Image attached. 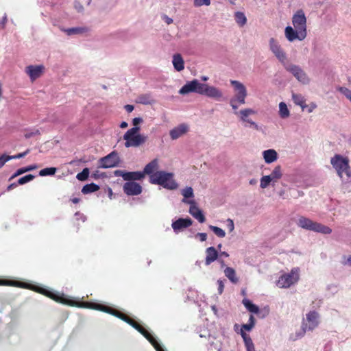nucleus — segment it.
<instances>
[{"instance_id":"obj_37","label":"nucleus","mask_w":351,"mask_h":351,"mask_svg":"<svg viewBox=\"0 0 351 351\" xmlns=\"http://www.w3.org/2000/svg\"><path fill=\"white\" fill-rule=\"evenodd\" d=\"M138 102L142 104H152L154 100L149 94L141 95L138 97Z\"/></svg>"},{"instance_id":"obj_32","label":"nucleus","mask_w":351,"mask_h":351,"mask_svg":"<svg viewBox=\"0 0 351 351\" xmlns=\"http://www.w3.org/2000/svg\"><path fill=\"white\" fill-rule=\"evenodd\" d=\"M99 189V186L95 184V183H90L86 184L83 186L82 189V192L84 194H88L90 193L95 192Z\"/></svg>"},{"instance_id":"obj_2","label":"nucleus","mask_w":351,"mask_h":351,"mask_svg":"<svg viewBox=\"0 0 351 351\" xmlns=\"http://www.w3.org/2000/svg\"><path fill=\"white\" fill-rule=\"evenodd\" d=\"M330 163L343 181L348 182L351 179L349 160L348 158H343L339 154H335V156L331 158Z\"/></svg>"},{"instance_id":"obj_61","label":"nucleus","mask_w":351,"mask_h":351,"mask_svg":"<svg viewBox=\"0 0 351 351\" xmlns=\"http://www.w3.org/2000/svg\"><path fill=\"white\" fill-rule=\"evenodd\" d=\"M125 109L128 112H131L134 110V106L132 105L128 104L125 106Z\"/></svg>"},{"instance_id":"obj_38","label":"nucleus","mask_w":351,"mask_h":351,"mask_svg":"<svg viewBox=\"0 0 351 351\" xmlns=\"http://www.w3.org/2000/svg\"><path fill=\"white\" fill-rule=\"evenodd\" d=\"M56 170L55 167L45 168L40 171L39 175L40 176H53L56 173Z\"/></svg>"},{"instance_id":"obj_12","label":"nucleus","mask_w":351,"mask_h":351,"mask_svg":"<svg viewBox=\"0 0 351 351\" xmlns=\"http://www.w3.org/2000/svg\"><path fill=\"white\" fill-rule=\"evenodd\" d=\"M119 158L117 152H112L99 160L100 166L102 168H110L118 165Z\"/></svg>"},{"instance_id":"obj_50","label":"nucleus","mask_w":351,"mask_h":351,"mask_svg":"<svg viewBox=\"0 0 351 351\" xmlns=\"http://www.w3.org/2000/svg\"><path fill=\"white\" fill-rule=\"evenodd\" d=\"M0 285L9 286V285H19L17 283L13 282L10 280H0Z\"/></svg>"},{"instance_id":"obj_22","label":"nucleus","mask_w":351,"mask_h":351,"mask_svg":"<svg viewBox=\"0 0 351 351\" xmlns=\"http://www.w3.org/2000/svg\"><path fill=\"white\" fill-rule=\"evenodd\" d=\"M172 62L176 71H181L184 69V62L180 54L176 53L173 55Z\"/></svg>"},{"instance_id":"obj_1","label":"nucleus","mask_w":351,"mask_h":351,"mask_svg":"<svg viewBox=\"0 0 351 351\" xmlns=\"http://www.w3.org/2000/svg\"><path fill=\"white\" fill-rule=\"evenodd\" d=\"M12 282L21 285H11L12 287H16L33 290L36 292L41 293L52 299L56 302L62 304L68 305L70 306H75L78 308H90L110 314L125 322L137 330H138L142 326L139 323L136 322L134 319L130 318L127 315L111 306L95 302H80L78 300H75L70 297H68L64 293H60L58 292L53 291L52 290L47 289L44 287H38L28 284L27 282H19L16 280H12Z\"/></svg>"},{"instance_id":"obj_28","label":"nucleus","mask_w":351,"mask_h":351,"mask_svg":"<svg viewBox=\"0 0 351 351\" xmlns=\"http://www.w3.org/2000/svg\"><path fill=\"white\" fill-rule=\"evenodd\" d=\"M292 99L295 105L300 106L304 110L308 106L306 104V99L301 94H292Z\"/></svg>"},{"instance_id":"obj_18","label":"nucleus","mask_w":351,"mask_h":351,"mask_svg":"<svg viewBox=\"0 0 351 351\" xmlns=\"http://www.w3.org/2000/svg\"><path fill=\"white\" fill-rule=\"evenodd\" d=\"M193 221L190 218H179L172 223V228L175 232L191 226Z\"/></svg>"},{"instance_id":"obj_27","label":"nucleus","mask_w":351,"mask_h":351,"mask_svg":"<svg viewBox=\"0 0 351 351\" xmlns=\"http://www.w3.org/2000/svg\"><path fill=\"white\" fill-rule=\"evenodd\" d=\"M158 167V162L157 159H154L149 162L144 168L143 171L142 173H145V176L146 174L149 175V176L155 173L154 171H156Z\"/></svg>"},{"instance_id":"obj_48","label":"nucleus","mask_w":351,"mask_h":351,"mask_svg":"<svg viewBox=\"0 0 351 351\" xmlns=\"http://www.w3.org/2000/svg\"><path fill=\"white\" fill-rule=\"evenodd\" d=\"M11 160V156L3 154L0 156V168L2 167L5 163Z\"/></svg>"},{"instance_id":"obj_24","label":"nucleus","mask_w":351,"mask_h":351,"mask_svg":"<svg viewBox=\"0 0 351 351\" xmlns=\"http://www.w3.org/2000/svg\"><path fill=\"white\" fill-rule=\"evenodd\" d=\"M143 335L151 343L156 351H165L161 345L148 330H146Z\"/></svg>"},{"instance_id":"obj_55","label":"nucleus","mask_w":351,"mask_h":351,"mask_svg":"<svg viewBox=\"0 0 351 351\" xmlns=\"http://www.w3.org/2000/svg\"><path fill=\"white\" fill-rule=\"evenodd\" d=\"M197 237H199L201 241H205L207 239V234L204 232H199L196 234Z\"/></svg>"},{"instance_id":"obj_42","label":"nucleus","mask_w":351,"mask_h":351,"mask_svg":"<svg viewBox=\"0 0 351 351\" xmlns=\"http://www.w3.org/2000/svg\"><path fill=\"white\" fill-rule=\"evenodd\" d=\"M89 175V170L88 168H85L82 172L77 173L76 178L80 181L86 180Z\"/></svg>"},{"instance_id":"obj_5","label":"nucleus","mask_w":351,"mask_h":351,"mask_svg":"<svg viewBox=\"0 0 351 351\" xmlns=\"http://www.w3.org/2000/svg\"><path fill=\"white\" fill-rule=\"evenodd\" d=\"M139 131L140 127H133L125 133L123 139L125 141V146L126 147H136L146 142L147 136L138 134Z\"/></svg>"},{"instance_id":"obj_53","label":"nucleus","mask_w":351,"mask_h":351,"mask_svg":"<svg viewBox=\"0 0 351 351\" xmlns=\"http://www.w3.org/2000/svg\"><path fill=\"white\" fill-rule=\"evenodd\" d=\"M114 174L115 176H120L122 177L123 179L125 180L126 171H122V170H116L114 172Z\"/></svg>"},{"instance_id":"obj_44","label":"nucleus","mask_w":351,"mask_h":351,"mask_svg":"<svg viewBox=\"0 0 351 351\" xmlns=\"http://www.w3.org/2000/svg\"><path fill=\"white\" fill-rule=\"evenodd\" d=\"M182 195L184 196V199L189 198L193 197V191L191 187H186L184 189H183Z\"/></svg>"},{"instance_id":"obj_52","label":"nucleus","mask_w":351,"mask_h":351,"mask_svg":"<svg viewBox=\"0 0 351 351\" xmlns=\"http://www.w3.org/2000/svg\"><path fill=\"white\" fill-rule=\"evenodd\" d=\"M217 284H218V293L219 294H221L223 291V289H224V284H223V282L221 280H217Z\"/></svg>"},{"instance_id":"obj_15","label":"nucleus","mask_w":351,"mask_h":351,"mask_svg":"<svg viewBox=\"0 0 351 351\" xmlns=\"http://www.w3.org/2000/svg\"><path fill=\"white\" fill-rule=\"evenodd\" d=\"M285 34L286 38L289 42H293L295 40H303L306 35L302 33V32H300V30L293 29L291 26L286 27L285 29Z\"/></svg>"},{"instance_id":"obj_39","label":"nucleus","mask_w":351,"mask_h":351,"mask_svg":"<svg viewBox=\"0 0 351 351\" xmlns=\"http://www.w3.org/2000/svg\"><path fill=\"white\" fill-rule=\"evenodd\" d=\"M87 30L88 29L85 27H73V28L68 29L65 30V32L67 33L68 35H71V34H82V33L87 32Z\"/></svg>"},{"instance_id":"obj_60","label":"nucleus","mask_w":351,"mask_h":351,"mask_svg":"<svg viewBox=\"0 0 351 351\" xmlns=\"http://www.w3.org/2000/svg\"><path fill=\"white\" fill-rule=\"evenodd\" d=\"M75 8L78 12H81L83 10L82 5L77 1L75 2Z\"/></svg>"},{"instance_id":"obj_16","label":"nucleus","mask_w":351,"mask_h":351,"mask_svg":"<svg viewBox=\"0 0 351 351\" xmlns=\"http://www.w3.org/2000/svg\"><path fill=\"white\" fill-rule=\"evenodd\" d=\"M45 70L43 65H29L25 68V73L29 76L32 82L40 77Z\"/></svg>"},{"instance_id":"obj_21","label":"nucleus","mask_w":351,"mask_h":351,"mask_svg":"<svg viewBox=\"0 0 351 351\" xmlns=\"http://www.w3.org/2000/svg\"><path fill=\"white\" fill-rule=\"evenodd\" d=\"M239 114L240 116V119L243 121L247 122V123H250L251 125H254L256 128H257V125L256 124L255 122L247 119L248 116H250L251 114H256V112L254 110H252L251 108H245V109L241 110L239 112Z\"/></svg>"},{"instance_id":"obj_13","label":"nucleus","mask_w":351,"mask_h":351,"mask_svg":"<svg viewBox=\"0 0 351 351\" xmlns=\"http://www.w3.org/2000/svg\"><path fill=\"white\" fill-rule=\"evenodd\" d=\"M269 48L280 62H284L286 60L287 56L285 52L281 48L278 42L274 38H271L269 40Z\"/></svg>"},{"instance_id":"obj_62","label":"nucleus","mask_w":351,"mask_h":351,"mask_svg":"<svg viewBox=\"0 0 351 351\" xmlns=\"http://www.w3.org/2000/svg\"><path fill=\"white\" fill-rule=\"evenodd\" d=\"M164 20L167 23V24L170 25L173 23V19L167 16V15H165L163 17Z\"/></svg>"},{"instance_id":"obj_58","label":"nucleus","mask_w":351,"mask_h":351,"mask_svg":"<svg viewBox=\"0 0 351 351\" xmlns=\"http://www.w3.org/2000/svg\"><path fill=\"white\" fill-rule=\"evenodd\" d=\"M253 327L254 326H253L252 324L248 323V324H243L241 330H243V329H244L245 330L250 331L253 328Z\"/></svg>"},{"instance_id":"obj_20","label":"nucleus","mask_w":351,"mask_h":351,"mask_svg":"<svg viewBox=\"0 0 351 351\" xmlns=\"http://www.w3.org/2000/svg\"><path fill=\"white\" fill-rule=\"evenodd\" d=\"M219 252L214 247H209L206 250L205 265H210L212 263L217 260Z\"/></svg>"},{"instance_id":"obj_43","label":"nucleus","mask_w":351,"mask_h":351,"mask_svg":"<svg viewBox=\"0 0 351 351\" xmlns=\"http://www.w3.org/2000/svg\"><path fill=\"white\" fill-rule=\"evenodd\" d=\"M271 182V179L269 176H263L261 179L260 186L262 189H265L269 186V184Z\"/></svg>"},{"instance_id":"obj_46","label":"nucleus","mask_w":351,"mask_h":351,"mask_svg":"<svg viewBox=\"0 0 351 351\" xmlns=\"http://www.w3.org/2000/svg\"><path fill=\"white\" fill-rule=\"evenodd\" d=\"M193 217L195 218L199 223H204L206 221L205 216L202 213V210L195 213Z\"/></svg>"},{"instance_id":"obj_23","label":"nucleus","mask_w":351,"mask_h":351,"mask_svg":"<svg viewBox=\"0 0 351 351\" xmlns=\"http://www.w3.org/2000/svg\"><path fill=\"white\" fill-rule=\"evenodd\" d=\"M143 335L151 343L156 351H165L161 345L148 330H146Z\"/></svg>"},{"instance_id":"obj_64","label":"nucleus","mask_w":351,"mask_h":351,"mask_svg":"<svg viewBox=\"0 0 351 351\" xmlns=\"http://www.w3.org/2000/svg\"><path fill=\"white\" fill-rule=\"evenodd\" d=\"M17 185H19V184H17V182L12 183V184H10L8 186L7 190H8V191H10L11 189H14V188L16 187V186H17Z\"/></svg>"},{"instance_id":"obj_34","label":"nucleus","mask_w":351,"mask_h":351,"mask_svg":"<svg viewBox=\"0 0 351 351\" xmlns=\"http://www.w3.org/2000/svg\"><path fill=\"white\" fill-rule=\"evenodd\" d=\"M279 115L282 119H286L289 117V110L284 102H280L279 104Z\"/></svg>"},{"instance_id":"obj_47","label":"nucleus","mask_w":351,"mask_h":351,"mask_svg":"<svg viewBox=\"0 0 351 351\" xmlns=\"http://www.w3.org/2000/svg\"><path fill=\"white\" fill-rule=\"evenodd\" d=\"M339 91L343 93L351 101V90L345 87H340Z\"/></svg>"},{"instance_id":"obj_31","label":"nucleus","mask_w":351,"mask_h":351,"mask_svg":"<svg viewBox=\"0 0 351 351\" xmlns=\"http://www.w3.org/2000/svg\"><path fill=\"white\" fill-rule=\"evenodd\" d=\"M242 303L250 312L253 313H258L259 312L258 307L256 305L252 304L250 300L244 299L243 300Z\"/></svg>"},{"instance_id":"obj_35","label":"nucleus","mask_w":351,"mask_h":351,"mask_svg":"<svg viewBox=\"0 0 351 351\" xmlns=\"http://www.w3.org/2000/svg\"><path fill=\"white\" fill-rule=\"evenodd\" d=\"M182 202L186 203V204H190V208H189V213L193 216L195 215V213H197V212H199L201 210L196 205V203L195 202L194 200H187V199H182Z\"/></svg>"},{"instance_id":"obj_36","label":"nucleus","mask_w":351,"mask_h":351,"mask_svg":"<svg viewBox=\"0 0 351 351\" xmlns=\"http://www.w3.org/2000/svg\"><path fill=\"white\" fill-rule=\"evenodd\" d=\"M235 21L241 27L245 25L247 22V19L245 14L241 12H237L234 15Z\"/></svg>"},{"instance_id":"obj_40","label":"nucleus","mask_w":351,"mask_h":351,"mask_svg":"<svg viewBox=\"0 0 351 351\" xmlns=\"http://www.w3.org/2000/svg\"><path fill=\"white\" fill-rule=\"evenodd\" d=\"M209 228L219 237L223 238L226 236V232L221 228L214 226L212 225L209 226Z\"/></svg>"},{"instance_id":"obj_3","label":"nucleus","mask_w":351,"mask_h":351,"mask_svg":"<svg viewBox=\"0 0 351 351\" xmlns=\"http://www.w3.org/2000/svg\"><path fill=\"white\" fill-rule=\"evenodd\" d=\"M172 173L158 171L150 176V182L158 184L168 189H175L178 187L177 183L173 179Z\"/></svg>"},{"instance_id":"obj_51","label":"nucleus","mask_w":351,"mask_h":351,"mask_svg":"<svg viewBox=\"0 0 351 351\" xmlns=\"http://www.w3.org/2000/svg\"><path fill=\"white\" fill-rule=\"evenodd\" d=\"M29 152V149H27L25 152H23V153H19L16 155H14V156H11V159H19V158H23L24 156H25Z\"/></svg>"},{"instance_id":"obj_11","label":"nucleus","mask_w":351,"mask_h":351,"mask_svg":"<svg viewBox=\"0 0 351 351\" xmlns=\"http://www.w3.org/2000/svg\"><path fill=\"white\" fill-rule=\"evenodd\" d=\"M202 83L199 82L197 80H193L186 83L179 90L181 95H186L189 93H197L200 94L202 91Z\"/></svg>"},{"instance_id":"obj_10","label":"nucleus","mask_w":351,"mask_h":351,"mask_svg":"<svg viewBox=\"0 0 351 351\" xmlns=\"http://www.w3.org/2000/svg\"><path fill=\"white\" fill-rule=\"evenodd\" d=\"M286 70L293 75V76L302 84H308L309 78L306 73L298 66L290 64L285 67Z\"/></svg>"},{"instance_id":"obj_9","label":"nucleus","mask_w":351,"mask_h":351,"mask_svg":"<svg viewBox=\"0 0 351 351\" xmlns=\"http://www.w3.org/2000/svg\"><path fill=\"white\" fill-rule=\"evenodd\" d=\"M292 23L295 29L307 36L306 18L302 10H298L293 16Z\"/></svg>"},{"instance_id":"obj_33","label":"nucleus","mask_w":351,"mask_h":351,"mask_svg":"<svg viewBox=\"0 0 351 351\" xmlns=\"http://www.w3.org/2000/svg\"><path fill=\"white\" fill-rule=\"evenodd\" d=\"M282 176L280 166H276L269 176L271 178V181L276 182L280 179Z\"/></svg>"},{"instance_id":"obj_26","label":"nucleus","mask_w":351,"mask_h":351,"mask_svg":"<svg viewBox=\"0 0 351 351\" xmlns=\"http://www.w3.org/2000/svg\"><path fill=\"white\" fill-rule=\"evenodd\" d=\"M263 158L266 163H271L277 160L278 154L274 149H267L263 152Z\"/></svg>"},{"instance_id":"obj_45","label":"nucleus","mask_w":351,"mask_h":351,"mask_svg":"<svg viewBox=\"0 0 351 351\" xmlns=\"http://www.w3.org/2000/svg\"><path fill=\"white\" fill-rule=\"evenodd\" d=\"M193 5L195 7L208 6L210 5V0H194Z\"/></svg>"},{"instance_id":"obj_54","label":"nucleus","mask_w":351,"mask_h":351,"mask_svg":"<svg viewBox=\"0 0 351 351\" xmlns=\"http://www.w3.org/2000/svg\"><path fill=\"white\" fill-rule=\"evenodd\" d=\"M143 121V119L141 117H136L133 119L132 123L134 125V127H138L137 125L140 123H141Z\"/></svg>"},{"instance_id":"obj_41","label":"nucleus","mask_w":351,"mask_h":351,"mask_svg":"<svg viewBox=\"0 0 351 351\" xmlns=\"http://www.w3.org/2000/svg\"><path fill=\"white\" fill-rule=\"evenodd\" d=\"M35 176L32 174L26 175L21 178H19L17 181V184L19 185H23L25 183H27L34 179Z\"/></svg>"},{"instance_id":"obj_30","label":"nucleus","mask_w":351,"mask_h":351,"mask_svg":"<svg viewBox=\"0 0 351 351\" xmlns=\"http://www.w3.org/2000/svg\"><path fill=\"white\" fill-rule=\"evenodd\" d=\"M37 167H38L37 165H29V166H27L25 167L20 168V169H17L16 171L10 178L9 180H11L15 178L16 177H17L21 174H23L26 172L33 171V170L37 169Z\"/></svg>"},{"instance_id":"obj_8","label":"nucleus","mask_w":351,"mask_h":351,"mask_svg":"<svg viewBox=\"0 0 351 351\" xmlns=\"http://www.w3.org/2000/svg\"><path fill=\"white\" fill-rule=\"evenodd\" d=\"M300 278L299 269L293 268L290 273L282 275L276 282L280 288H289L296 283Z\"/></svg>"},{"instance_id":"obj_49","label":"nucleus","mask_w":351,"mask_h":351,"mask_svg":"<svg viewBox=\"0 0 351 351\" xmlns=\"http://www.w3.org/2000/svg\"><path fill=\"white\" fill-rule=\"evenodd\" d=\"M247 343H245L247 351H255L254 346L252 339H248Z\"/></svg>"},{"instance_id":"obj_57","label":"nucleus","mask_w":351,"mask_h":351,"mask_svg":"<svg viewBox=\"0 0 351 351\" xmlns=\"http://www.w3.org/2000/svg\"><path fill=\"white\" fill-rule=\"evenodd\" d=\"M241 335L243 337L245 343H247L248 339H252L250 337L247 335L243 330H241Z\"/></svg>"},{"instance_id":"obj_56","label":"nucleus","mask_w":351,"mask_h":351,"mask_svg":"<svg viewBox=\"0 0 351 351\" xmlns=\"http://www.w3.org/2000/svg\"><path fill=\"white\" fill-rule=\"evenodd\" d=\"M241 335L243 337L245 343H247L248 339H252L250 337L247 335L243 330H241Z\"/></svg>"},{"instance_id":"obj_29","label":"nucleus","mask_w":351,"mask_h":351,"mask_svg":"<svg viewBox=\"0 0 351 351\" xmlns=\"http://www.w3.org/2000/svg\"><path fill=\"white\" fill-rule=\"evenodd\" d=\"M224 274L231 282L237 284L239 282L236 271L232 267H227L224 270Z\"/></svg>"},{"instance_id":"obj_25","label":"nucleus","mask_w":351,"mask_h":351,"mask_svg":"<svg viewBox=\"0 0 351 351\" xmlns=\"http://www.w3.org/2000/svg\"><path fill=\"white\" fill-rule=\"evenodd\" d=\"M144 177L145 173H142V171L126 172L125 180L128 182L141 180L144 178Z\"/></svg>"},{"instance_id":"obj_19","label":"nucleus","mask_w":351,"mask_h":351,"mask_svg":"<svg viewBox=\"0 0 351 351\" xmlns=\"http://www.w3.org/2000/svg\"><path fill=\"white\" fill-rule=\"evenodd\" d=\"M188 130L189 128L186 124H180L178 127L171 130L169 135L172 140H176L185 134Z\"/></svg>"},{"instance_id":"obj_6","label":"nucleus","mask_w":351,"mask_h":351,"mask_svg":"<svg viewBox=\"0 0 351 351\" xmlns=\"http://www.w3.org/2000/svg\"><path fill=\"white\" fill-rule=\"evenodd\" d=\"M298 225L302 228L328 234L332 232L331 228L322 223L315 222L305 217H300L298 219Z\"/></svg>"},{"instance_id":"obj_59","label":"nucleus","mask_w":351,"mask_h":351,"mask_svg":"<svg viewBox=\"0 0 351 351\" xmlns=\"http://www.w3.org/2000/svg\"><path fill=\"white\" fill-rule=\"evenodd\" d=\"M227 221H228V228H229L230 232L233 231V230H234V222H233V221H232V219H228L227 220Z\"/></svg>"},{"instance_id":"obj_7","label":"nucleus","mask_w":351,"mask_h":351,"mask_svg":"<svg viewBox=\"0 0 351 351\" xmlns=\"http://www.w3.org/2000/svg\"><path fill=\"white\" fill-rule=\"evenodd\" d=\"M319 315L317 311H311L308 313L306 315V319H304L302 323V332L297 337H301L305 334L306 330H313L316 328L319 324Z\"/></svg>"},{"instance_id":"obj_17","label":"nucleus","mask_w":351,"mask_h":351,"mask_svg":"<svg viewBox=\"0 0 351 351\" xmlns=\"http://www.w3.org/2000/svg\"><path fill=\"white\" fill-rule=\"evenodd\" d=\"M124 193L128 195H138L142 192V186L135 182H127L123 186Z\"/></svg>"},{"instance_id":"obj_63","label":"nucleus","mask_w":351,"mask_h":351,"mask_svg":"<svg viewBox=\"0 0 351 351\" xmlns=\"http://www.w3.org/2000/svg\"><path fill=\"white\" fill-rule=\"evenodd\" d=\"M317 106L316 104L312 103L309 106H308V112H311L313 111L315 108H316Z\"/></svg>"},{"instance_id":"obj_4","label":"nucleus","mask_w":351,"mask_h":351,"mask_svg":"<svg viewBox=\"0 0 351 351\" xmlns=\"http://www.w3.org/2000/svg\"><path fill=\"white\" fill-rule=\"evenodd\" d=\"M230 84L234 88V96L230 99V104L234 110H237L239 104H245L247 97V89L239 81L230 80Z\"/></svg>"},{"instance_id":"obj_14","label":"nucleus","mask_w":351,"mask_h":351,"mask_svg":"<svg viewBox=\"0 0 351 351\" xmlns=\"http://www.w3.org/2000/svg\"><path fill=\"white\" fill-rule=\"evenodd\" d=\"M200 95L219 100L222 97L221 91L215 86H210L207 84H203Z\"/></svg>"}]
</instances>
